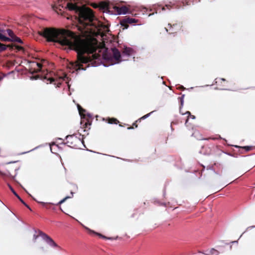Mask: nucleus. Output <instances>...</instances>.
Wrapping results in <instances>:
<instances>
[{
  "label": "nucleus",
  "instance_id": "nucleus-7",
  "mask_svg": "<svg viewBox=\"0 0 255 255\" xmlns=\"http://www.w3.org/2000/svg\"><path fill=\"white\" fill-rule=\"evenodd\" d=\"M138 20L132 17H126L121 20L120 23L122 26L124 27L123 29L128 27V24L137 23Z\"/></svg>",
  "mask_w": 255,
  "mask_h": 255
},
{
  "label": "nucleus",
  "instance_id": "nucleus-1",
  "mask_svg": "<svg viewBox=\"0 0 255 255\" xmlns=\"http://www.w3.org/2000/svg\"><path fill=\"white\" fill-rule=\"evenodd\" d=\"M38 33L48 42H57L75 50L77 53V60L71 65L76 71L85 70L82 63H88L101 57L99 53L101 47L96 38L82 39L69 30L53 27L43 28Z\"/></svg>",
  "mask_w": 255,
  "mask_h": 255
},
{
  "label": "nucleus",
  "instance_id": "nucleus-11",
  "mask_svg": "<svg viewBox=\"0 0 255 255\" xmlns=\"http://www.w3.org/2000/svg\"><path fill=\"white\" fill-rule=\"evenodd\" d=\"M115 9L119 14H126L128 11V8L126 6H115Z\"/></svg>",
  "mask_w": 255,
  "mask_h": 255
},
{
  "label": "nucleus",
  "instance_id": "nucleus-20",
  "mask_svg": "<svg viewBox=\"0 0 255 255\" xmlns=\"http://www.w3.org/2000/svg\"><path fill=\"white\" fill-rule=\"evenodd\" d=\"M11 41L17 42L20 43H22V41L21 39L20 38L17 37L16 36H15V37H14V38Z\"/></svg>",
  "mask_w": 255,
  "mask_h": 255
},
{
  "label": "nucleus",
  "instance_id": "nucleus-16",
  "mask_svg": "<svg viewBox=\"0 0 255 255\" xmlns=\"http://www.w3.org/2000/svg\"><path fill=\"white\" fill-rule=\"evenodd\" d=\"M106 122L110 124H118L119 123V121L116 118H108L105 120Z\"/></svg>",
  "mask_w": 255,
  "mask_h": 255
},
{
  "label": "nucleus",
  "instance_id": "nucleus-14",
  "mask_svg": "<svg viewBox=\"0 0 255 255\" xmlns=\"http://www.w3.org/2000/svg\"><path fill=\"white\" fill-rule=\"evenodd\" d=\"M7 48H9L10 50H11L13 49V46L12 44H4L0 42V52L4 51Z\"/></svg>",
  "mask_w": 255,
  "mask_h": 255
},
{
  "label": "nucleus",
  "instance_id": "nucleus-23",
  "mask_svg": "<svg viewBox=\"0 0 255 255\" xmlns=\"http://www.w3.org/2000/svg\"><path fill=\"white\" fill-rule=\"evenodd\" d=\"M165 7L168 9H170L171 8V7H172V6H171V5L170 4H166L165 6H162V10H165Z\"/></svg>",
  "mask_w": 255,
  "mask_h": 255
},
{
  "label": "nucleus",
  "instance_id": "nucleus-25",
  "mask_svg": "<svg viewBox=\"0 0 255 255\" xmlns=\"http://www.w3.org/2000/svg\"><path fill=\"white\" fill-rule=\"evenodd\" d=\"M69 197H66L65 198H64V199H63L62 200H61V201H60L58 203H57V205H61V204H62L63 203H64L66 200L68 198H69Z\"/></svg>",
  "mask_w": 255,
  "mask_h": 255
},
{
  "label": "nucleus",
  "instance_id": "nucleus-5",
  "mask_svg": "<svg viewBox=\"0 0 255 255\" xmlns=\"http://www.w3.org/2000/svg\"><path fill=\"white\" fill-rule=\"evenodd\" d=\"M78 109L82 118L81 124H83V126H85V128H88L89 126L91 125V121L86 119V115L84 114V113L86 112V110L83 109L79 105H78Z\"/></svg>",
  "mask_w": 255,
  "mask_h": 255
},
{
  "label": "nucleus",
  "instance_id": "nucleus-32",
  "mask_svg": "<svg viewBox=\"0 0 255 255\" xmlns=\"http://www.w3.org/2000/svg\"><path fill=\"white\" fill-rule=\"evenodd\" d=\"M38 77V76H36V77H35V79H37Z\"/></svg>",
  "mask_w": 255,
  "mask_h": 255
},
{
  "label": "nucleus",
  "instance_id": "nucleus-15",
  "mask_svg": "<svg viewBox=\"0 0 255 255\" xmlns=\"http://www.w3.org/2000/svg\"><path fill=\"white\" fill-rule=\"evenodd\" d=\"M9 187L11 190V191L12 192V193L14 194V195L19 199V200L27 208L31 210L29 206L26 204V203L20 198V197L19 196V195L16 193V192L13 190V189L9 185Z\"/></svg>",
  "mask_w": 255,
  "mask_h": 255
},
{
  "label": "nucleus",
  "instance_id": "nucleus-29",
  "mask_svg": "<svg viewBox=\"0 0 255 255\" xmlns=\"http://www.w3.org/2000/svg\"><path fill=\"white\" fill-rule=\"evenodd\" d=\"M36 65L37 66V67L39 68V69H41V67H42V64H40V63H36Z\"/></svg>",
  "mask_w": 255,
  "mask_h": 255
},
{
  "label": "nucleus",
  "instance_id": "nucleus-9",
  "mask_svg": "<svg viewBox=\"0 0 255 255\" xmlns=\"http://www.w3.org/2000/svg\"><path fill=\"white\" fill-rule=\"evenodd\" d=\"M11 169V167L9 165L0 166V174L8 176L11 175L10 171Z\"/></svg>",
  "mask_w": 255,
  "mask_h": 255
},
{
  "label": "nucleus",
  "instance_id": "nucleus-12",
  "mask_svg": "<svg viewBox=\"0 0 255 255\" xmlns=\"http://www.w3.org/2000/svg\"><path fill=\"white\" fill-rule=\"evenodd\" d=\"M235 147L239 148L240 149L239 150V151L241 153H244V152L242 150H245L246 152H248L250 150H253L255 146H240L238 145H235Z\"/></svg>",
  "mask_w": 255,
  "mask_h": 255
},
{
  "label": "nucleus",
  "instance_id": "nucleus-30",
  "mask_svg": "<svg viewBox=\"0 0 255 255\" xmlns=\"http://www.w3.org/2000/svg\"><path fill=\"white\" fill-rule=\"evenodd\" d=\"M178 89H180V90H184V89H185V88H184L183 86H180L178 87Z\"/></svg>",
  "mask_w": 255,
  "mask_h": 255
},
{
  "label": "nucleus",
  "instance_id": "nucleus-19",
  "mask_svg": "<svg viewBox=\"0 0 255 255\" xmlns=\"http://www.w3.org/2000/svg\"><path fill=\"white\" fill-rule=\"evenodd\" d=\"M185 115H187V118L186 119L185 121V125L187 126V123L189 120V117H191L192 119H195V117L193 115H191L190 112L187 111L185 114Z\"/></svg>",
  "mask_w": 255,
  "mask_h": 255
},
{
  "label": "nucleus",
  "instance_id": "nucleus-27",
  "mask_svg": "<svg viewBox=\"0 0 255 255\" xmlns=\"http://www.w3.org/2000/svg\"><path fill=\"white\" fill-rule=\"evenodd\" d=\"M98 236H100L101 237L104 238V239H111V238H107L106 237L100 234H97Z\"/></svg>",
  "mask_w": 255,
  "mask_h": 255
},
{
  "label": "nucleus",
  "instance_id": "nucleus-31",
  "mask_svg": "<svg viewBox=\"0 0 255 255\" xmlns=\"http://www.w3.org/2000/svg\"><path fill=\"white\" fill-rule=\"evenodd\" d=\"M212 139L215 140V139H216V138H211V137H210V138H206V139Z\"/></svg>",
  "mask_w": 255,
  "mask_h": 255
},
{
  "label": "nucleus",
  "instance_id": "nucleus-28",
  "mask_svg": "<svg viewBox=\"0 0 255 255\" xmlns=\"http://www.w3.org/2000/svg\"><path fill=\"white\" fill-rule=\"evenodd\" d=\"M40 236L39 234L38 235H33V241L34 242H35L38 236Z\"/></svg>",
  "mask_w": 255,
  "mask_h": 255
},
{
  "label": "nucleus",
  "instance_id": "nucleus-34",
  "mask_svg": "<svg viewBox=\"0 0 255 255\" xmlns=\"http://www.w3.org/2000/svg\"><path fill=\"white\" fill-rule=\"evenodd\" d=\"M91 232H92V231H91ZM92 233H95V232L94 231H92Z\"/></svg>",
  "mask_w": 255,
  "mask_h": 255
},
{
  "label": "nucleus",
  "instance_id": "nucleus-13",
  "mask_svg": "<svg viewBox=\"0 0 255 255\" xmlns=\"http://www.w3.org/2000/svg\"><path fill=\"white\" fill-rule=\"evenodd\" d=\"M152 112L151 113H149L144 116H143V117H142L141 118L138 119L137 120H136L134 123H133L132 124V126L131 127H128V129H133L134 128H137V123L138 122H141V120H143V119H146V118L148 117L150 115V114L151 113H152Z\"/></svg>",
  "mask_w": 255,
  "mask_h": 255
},
{
  "label": "nucleus",
  "instance_id": "nucleus-8",
  "mask_svg": "<svg viewBox=\"0 0 255 255\" xmlns=\"http://www.w3.org/2000/svg\"><path fill=\"white\" fill-rule=\"evenodd\" d=\"M215 84L218 88L220 90H225L227 87L228 81L224 78H217L215 79Z\"/></svg>",
  "mask_w": 255,
  "mask_h": 255
},
{
  "label": "nucleus",
  "instance_id": "nucleus-33",
  "mask_svg": "<svg viewBox=\"0 0 255 255\" xmlns=\"http://www.w3.org/2000/svg\"><path fill=\"white\" fill-rule=\"evenodd\" d=\"M104 58H105V59L107 58L106 57V55H105V56H104Z\"/></svg>",
  "mask_w": 255,
  "mask_h": 255
},
{
  "label": "nucleus",
  "instance_id": "nucleus-21",
  "mask_svg": "<svg viewBox=\"0 0 255 255\" xmlns=\"http://www.w3.org/2000/svg\"><path fill=\"white\" fill-rule=\"evenodd\" d=\"M44 78L47 79V81H49L50 82V83H52L55 81L54 78L52 77H48L47 75H45Z\"/></svg>",
  "mask_w": 255,
  "mask_h": 255
},
{
  "label": "nucleus",
  "instance_id": "nucleus-2",
  "mask_svg": "<svg viewBox=\"0 0 255 255\" xmlns=\"http://www.w3.org/2000/svg\"><path fill=\"white\" fill-rule=\"evenodd\" d=\"M68 8L69 10H74L76 14L75 18L78 20L81 25L78 29L81 32L87 26L95 25L93 21L95 19L93 10L89 7H80L76 4L67 2L65 0H58L57 4L53 7L54 9L58 12V10L62 11V9Z\"/></svg>",
  "mask_w": 255,
  "mask_h": 255
},
{
  "label": "nucleus",
  "instance_id": "nucleus-26",
  "mask_svg": "<svg viewBox=\"0 0 255 255\" xmlns=\"http://www.w3.org/2000/svg\"><path fill=\"white\" fill-rule=\"evenodd\" d=\"M211 253L212 254H216V255L218 253V252L217 250H215L214 249H212L211 250Z\"/></svg>",
  "mask_w": 255,
  "mask_h": 255
},
{
  "label": "nucleus",
  "instance_id": "nucleus-18",
  "mask_svg": "<svg viewBox=\"0 0 255 255\" xmlns=\"http://www.w3.org/2000/svg\"><path fill=\"white\" fill-rule=\"evenodd\" d=\"M6 31H7V34L10 37V38H10L9 41H11L14 38V37H15L16 35L14 34L13 32L11 29H7Z\"/></svg>",
  "mask_w": 255,
  "mask_h": 255
},
{
  "label": "nucleus",
  "instance_id": "nucleus-4",
  "mask_svg": "<svg viewBox=\"0 0 255 255\" xmlns=\"http://www.w3.org/2000/svg\"><path fill=\"white\" fill-rule=\"evenodd\" d=\"M40 236L48 244L53 248H59L58 245L54 241V240L49 236L41 231H38Z\"/></svg>",
  "mask_w": 255,
  "mask_h": 255
},
{
  "label": "nucleus",
  "instance_id": "nucleus-22",
  "mask_svg": "<svg viewBox=\"0 0 255 255\" xmlns=\"http://www.w3.org/2000/svg\"><path fill=\"white\" fill-rule=\"evenodd\" d=\"M43 206L45 207L46 208L48 209L49 208V205L50 204V203H47L45 202H39Z\"/></svg>",
  "mask_w": 255,
  "mask_h": 255
},
{
  "label": "nucleus",
  "instance_id": "nucleus-6",
  "mask_svg": "<svg viewBox=\"0 0 255 255\" xmlns=\"http://www.w3.org/2000/svg\"><path fill=\"white\" fill-rule=\"evenodd\" d=\"M168 26L169 27V29L165 28V29L167 32L169 31V34L176 33L180 30L182 27V24L181 23H176L172 25L169 23Z\"/></svg>",
  "mask_w": 255,
  "mask_h": 255
},
{
  "label": "nucleus",
  "instance_id": "nucleus-17",
  "mask_svg": "<svg viewBox=\"0 0 255 255\" xmlns=\"http://www.w3.org/2000/svg\"><path fill=\"white\" fill-rule=\"evenodd\" d=\"M133 50L129 47H126L124 49L123 51V54L126 55L128 56L131 55Z\"/></svg>",
  "mask_w": 255,
  "mask_h": 255
},
{
  "label": "nucleus",
  "instance_id": "nucleus-10",
  "mask_svg": "<svg viewBox=\"0 0 255 255\" xmlns=\"http://www.w3.org/2000/svg\"><path fill=\"white\" fill-rule=\"evenodd\" d=\"M113 55L115 60L117 63H119L122 60L121 59V55L119 50L116 48H113L112 49Z\"/></svg>",
  "mask_w": 255,
  "mask_h": 255
},
{
  "label": "nucleus",
  "instance_id": "nucleus-24",
  "mask_svg": "<svg viewBox=\"0 0 255 255\" xmlns=\"http://www.w3.org/2000/svg\"><path fill=\"white\" fill-rule=\"evenodd\" d=\"M12 45L13 46V47H15L16 48V49L18 50V51H21V50H23L24 48L22 47V46H15L14 45Z\"/></svg>",
  "mask_w": 255,
  "mask_h": 255
},
{
  "label": "nucleus",
  "instance_id": "nucleus-3",
  "mask_svg": "<svg viewBox=\"0 0 255 255\" xmlns=\"http://www.w3.org/2000/svg\"><path fill=\"white\" fill-rule=\"evenodd\" d=\"M65 144L68 146L76 148L78 146V143L80 142V140L74 135H68L66 137Z\"/></svg>",
  "mask_w": 255,
  "mask_h": 255
}]
</instances>
